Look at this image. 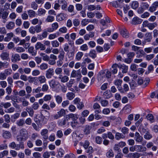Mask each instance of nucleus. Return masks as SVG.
<instances>
[{"mask_svg": "<svg viewBox=\"0 0 158 158\" xmlns=\"http://www.w3.org/2000/svg\"><path fill=\"white\" fill-rule=\"evenodd\" d=\"M31 7L34 10H36L38 7V5L35 2H33L31 3Z\"/></svg>", "mask_w": 158, "mask_h": 158, "instance_id": "nucleus-64", "label": "nucleus"}, {"mask_svg": "<svg viewBox=\"0 0 158 158\" xmlns=\"http://www.w3.org/2000/svg\"><path fill=\"white\" fill-rule=\"evenodd\" d=\"M17 125L20 127H23L25 124L24 119L23 118L20 119L16 123Z\"/></svg>", "mask_w": 158, "mask_h": 158, "instance_id": "nucleus-47", "label": "nucleus"}, {"mask_svg": "<svg viewBox=\"0 0 158 158\" xmlns=\"http://www.w3.org/2000/svg\"><path fill=\"white\" fill-rule=\"evenodd\" d=\"M54 74V70L52 68L49 69L46 71V77L48 79L51 78Z\"/></svg>", "mask_w": 158, "mask_h": 158, "instance_id": "nucleus-13", "label": "nucleus"}, {"mask_svg": "<svg viewBox=\"0 0 158 158\" xmlns=\"http://www.w3.org/2000/svg\"><path fill=\"white\" fill-rule=\"evenodd\" d=\"M14 35V34L12 32H10L7 33L6 35V36L4 38V41L8 42L10 41Z\"/></svg>", "mask_w": 158, "mask_h": 158, "instance_id": "nucleus-23", "label": "nucleus"}, {"mask_svg": "<svg viewBox=\"0 0 158 158\" xmlns=\"http://www.w3.org/2000/svg\"><path fill=\"white\" fill-rule=\"evenodd\" d=\"M123 135L122 134L119 132L116 133L115 135V138L117 140H119L121 138H123L124 137H123Z\"/></svg>", "mask_w": 158, "mask_h": 158, "instance_id": "nucleus-54", "label": "nucleus"}, {"mask_svg": "<svg viewBox=\"0 0 158 158\" xmlns=\"http://www.w3.org/2000/svg\"><path fill=\"white\" fill-rule=\"evenodd\" d=\"M15 84L19 88H22L24 85V83L22 81L19 80L15 82Z\"/></svg>", "mask_w": 158, "mask_h": 158, "instance_id": "nucleus-44", "label": "nucleus"}, {"mask_svg": "<svg viewBox=\"0 0 158 158\" xmlns=\"http://www.w3.org/2000/svg\"><path fill=\"white\" fill-rule=\"evenodd\" d=\"M74 104L77 105V108L81 110L84 107L83 103L81 102V99L78 98H75L73 101Z\"/></svg>", "mask_w": 158, "mask_h": 158, "instance_id": "nucleus-6", "label": "nucleus"}, {"mask_svg": "<svg viewBox=\"0 0 158 158\" xmlns=\"http://www.w3.org/2000/svg\"><path fill=\"white\" fill-rule=\"evenodd\" d=\"M20 116V114L16 113L12 115L11 116V121L12 123H14L16 120Z\"/></svg>", "mask_w": 158, "mask_h": 158, "instance_id": "nucleus-27", "label": "nucleus"}, {"mask_svg": "<svg viewBox=\"0 0 158 158\" xmlns=\"http://www.w3.org/2000/svg\"><path fill=\"white\" fill-rule=\"evenodd\" d=\"M0 85L2 88H5L7 86V83L6 81L2 80L0 81Z\"/></svg>", "mask_w": 158, "mask_h": 158, "instance_id": "nucleus-59", "label": "nucleus"}, {"mask_svg": "<svg viewBox=\"0 0 158 158\" xmlns=\"http://www.w3.org/2000/svg\"><path fill=\"white\" fill-rule=\"evenodd\" d=\"M142 7L145 10H147L149 8V5L147 2H142L141 3Z\"/></svg>", "mask_w": 158, "mask_h": 158, "instance_id": "nucleus-60", "label": "nucleus"}, {"mask_svg": "<svg viewBox=\"0 0 158 158\" xmlns=\"http://www.w3.org/2000/svg\"><path fill=\"white\" fill-rule=\"evenodd\" d=\"M158 7V2L156 1L154 2L152 6L149 7L148 10L150 12H153L155 11Z\"/></svg>", "mask_w": 158, "mask_h": 158, "instance_id": "nucleus-9", "label": "nucleus"}, {"mask_svg": "<svg viewBox=\"0 0 158 158\" xmlns=\"http://www.w3.org/2000/svg\"><path fill=\"white\" fill-rule=\"evenodd\" d=\"M89 56L92 58H95L97 56L96 51L94 50H91L89 53Z\"/></svg>", "mask_w": 158, "mask_h": 158, "instance_id": "nucleus-46", "label": "nucleus"}, {"mask_svg": "<svg viewBox=\"0 0 158 158\" xmlns=\"http://www.w3.org/2000/svg\"><path fill=\"white\" fill-rule=\"evenodd\" d=\"M49 84L52 89H55L56 90H57V88H59V86H61L60 83L55 79H52L49 81Z\"/></svg>", "mask_w": 158, "mask_h": 158, "instance_id": "nucleus-3", "label": "nucleus"}, {"mask_svg": "<svg viewBox=\"0 0 158 158\" xmlns=\"http://www.w3.org/2000/svg\"><path fill=\"white\" fill-rule=\"evenodd\" d=\"M28 137L29 134L25 128H22L19 131L16 139L18 141L21 142L26 140Z\"/></svg>", "mask_w": 158, "mask_h": 158, "instance_id": "nucleus-1", "label": "nucleus"}, {"mask_svg": "<svg viewBox=\"0 0 158 158\" xmlns=\"http://www.w3.org/2000/svg\"><path fill=\"white\" fill-rule=\"evenodd\" d=\"M135 140L136 142L141 143L142 142L143 140V137L140 135L138 132H136L135 134Z\"/></svg>", "mask_w": 158, "mask_h": 158, "instance_id": "nucleus-14", "label": "nucleus"}, {"mask_svg": "<svg viewBox=\"0 0 158 158\" xmlns=\"http://www.w3.org/2000/svg\"><path fill=\"white\" fill-rule=\"evenodd\" d=\"M54 20V17L52 16L49 15L45 19V21L47 22H52Z\"/></svg>", "mask_w": 158, "mask_h": 158, "instance_id": "nucleus-45", "label": "nucleus"}, {"mask_svg": "<svg viewBox=\"0 0 158 158\" xmlns=\"http://www.w3.org/2000/svg\"><path fill=\"white\" fill-rule=\"evenodd\" d=\"M18 95L21 97H23L25 96L26 95V92L24 90H21L19 93H17Z\"/></svg>", "mask_w": 158, "mask_h": 158, "instance_id": "nucleus-56", "label": "nucleus"}, {"mask_svg": "<svg viewBox=\"0 0 158 158\" xmlns=\"http://www.w3.org/2000/svg\"><path fill=\"white\" fill-rule=\"evenodd\" d=\"M59 33H55L54 34H51L48 36V39L49 40H53L56 38L58 35Z\"/></svg>", "mask_w": 158, "mask_h": 158, "instance_id": "nucleus-63", "label": "nucleus"}, {"mask_svg": "<svg viewBox=\"0 0 158 158\" xmlns=\"http://www.w3.org/2000/svg\"><path fill=\"white\" fill-rule=\"evenodd\" d=\"M27 13L28 16L30 18L35 17L36 15L35 12L32 10H28L27 11Z\"/></svg>", "mask_w": 158, "mask_h": 158, "instance_id": "nucleus-29", "label": "nucleus"}, {"mask_svg": "<svg viewBox=\"0 0 158 158\" xmlns=\"http://www.w3.org/2000/svg\"><path fill=\"white\" fill-rule=\"evenodd\" d=\"M131 106L129 104L126 105L124 107L123 110H125V112H127V113H129L131 111Z\"/></svg>", "mask_w": 158, "mask_h": 158, "instance_id": "nucleus-49", "label": "nucleus"}, {"mask_svg": "<svg viewBox=\"0 0 158 158\" xmlns=\"http://www.w3.org/2000/svg\"><path fill=\"white\" fill-rule=\"evenodd\" d=\"M1 59L2 60L10 61L9 54L7 52H2L0 55Z\"/></svg>", "mask_w": 158, "mask_h": 158, "instance_id": "nucleus-8", "label": "nucleus"}, {"mask_svg": "<svg viewBox=\"0 0 158 158\" xmlns=\"http://www.w3.org/2000/svg\"><path fill=\"white\" fill-rule=\"evenodd\" d=\"M15 26V23L14 22H10L6 25V28L8 29L11 30L14 28Z\"/></svg>", "mask_w": 158, "mask_h": 158, "instance_id": "nucleus-32", "label": "nucleus"}, {"mask_svg": "<svg viewBox=\"0 0 158 158\" xmlns=\"http://www.w3.org/2000/svg\"><path fill=\"white\" fill-rule=\"evenodd\" d=\"M65 114V111L63 109H61L60 110L57 112V114H55L53 117L55 119H57L60 117L63 116Z\"/></svg>", "mask_w": 158, "mask_h": 158, "instance_id": "nucleus-10", "label": "nucleus"}, {"mask_svg": "<svg viewBox=\"0 0 158 158\" xmlns=\"http://www.w3.org/2000/svg\"><path fill=\"white\" fill-rule=\"evenodd\" d=\"M146 118L148 120L150 121L152 123L154 121V116L152 114H148L146 116Z\"/></svg>", "mask_w": 158, "mask_h": 158, "instance_id": "nucleus-61", "label": "nucleus"}, {"mask_svg": "<svg viewBox=\"0 0 158 158\" xmlns=\"http://www.w3.org/2000/svg\"><path fill=\"white\" fill-rule=\"evenodd\" d=\"M58 3L61 6V9L64 10H67V3L65 0H58Z\"/></svg>", "mask_w": 158, "mask_h": 158, "instance_id": "nucleus-7", "label": "nucleus"}, {"mask_svg": "<svg viewBox=\"0 0 158 158\" xmlns=\"http://www.w3.org/2000/svg\"><path fill=\"white\" fill-rule=\"evenodd\" d=\"M68 118L69 120L71 118L73 121H76L78 118V115L77 114H70L67 115Z\"/></svg>", "mask_w": 158, "mask_h": 158, "instance_id": "nucleus-20", "label": "nucleus"}, {"mask_svg": "<svg viewBox=\"0 0 158 158\" xmlns=\"http://www.w3.org/2000/svg\"><path fill=\"white\" fill-rule=\"evenodd\" d=\"M152 33L147 32L144 36V40L142 42L143 45H145L146 43L150 42L152 38Z\"/></svg>", "mask_w": 158, "mask_h": 158, "instance_id": "nucleus-5", "label": "nucleus"}, {"mask_svg": "<svg viewBox=\"0 0 158 158\" xmlns=\"http://www.w3.org/2000/svg\"><path fill=\"white\" fill-rule=\"evenodd\" d=\"M40 69L41 70H45L48 68V64L45 63H42L40 66Z\"/></svg>", "mask_w": 158, "mask_h": 158, "instance_id": "nucleus-58", "label": "nucleus"}, {"mask_svg": "<svg viewBox=\"0 0 158 158\" xmlns=\"http://www.w3.org/2000/svg\"><path fill=\"white\" fill-rule=\"evenodd\" d=\"M51 44L52 47L54 48L58 47L60 45L59 42L56 40L52 41Z\"/></svg>", "mask_w": 158, "mask_h": 158, "instance_id": "nucleus-52", "label": "nucleus"}, {"mask_svg": "<svg viewBox=\"0 0 158 158\" xmlns=\"http://www.w3.org/2000/svg\"><path fill=\"white\" fill-rule=\"evenodd\" d=\"M28 51V52L31 54L32 56H35L36 54V52L34 50V48L33 46L29 48Z\"/></svg>", "mask_w": 158, "mask_h": 158, "instance_id": "nucleus-30", "label": "nucleus"}, {"mask_svg": "<svg viewBox=\"0 0 158 158\" xmlns=\"http://www.w3.org/2000/svg\"><path fill=\"white\" fill-rule=\"evenodd\" d=\"M9 146V147L15 149L16 150H19L20 149H23L24 148V143L23 142H21L17 145L15 142H12L10 143Z\"/></svg>", "mask_w": 158, "mask_h": 158, "instance_id": "nucleus-2", "label": "nucleus"}, {"mask_svg": "<svg viewBox=\"0 0 158 158\" xmlns=\"http://www.w3.org/2000/svg\"><path fill=\"white\" fill-rule=\"evenodd\" d=\"M83 55V53L81 52H78L76 56V59L77 60H80Z\"/></svg>", "mask_w": 158, "mask_h": 158, "instance_id": "nucleus-50", "label": "nucleus"}, {"mask_svg": "<svg viewBox=\"0 0 158 158\" xmlns=\"http://www.w3.org/2000/svg\"><path fill=\"white\" fill-rule=\"evenodd\" d=\"M56 101L58 104H60L61 103L62 101V98L59 95H55L54 96Z\"/></svg>", "mask_w": 158, "mask_h": 158, "instance_id": "nucleus-38", "label": "nucleus"}, {"mask_svg": "<svg viewBox=\"0 0 158 158\" xmlns=\"http://www.w3.org/2000/svg\"><path fill=\"white\" fill-rule=\"evenodd\" d=\"M21 58L19 55L18 54H13L11 57V60L13 63H16L19 61Z\"/></svg>", "mask_w": 158, "mask_h": 158, "instance_id": "nucleus-11", "label": "nucleus"}, {"mask_svg": "<svg viewBox=\"0 0 158 158\" xmlns=\"http://www.w3.org/2000/svg\"><path fill=\"white\" fill-rule=\"evenodd\" d=\"M129 90V87L127 84H124L123 86V88H119V91L121 93H124L128 91Z\"/></svg>", "mask_w": 158, "mask_h": 158, "instance_id": "nucleus-17", "label": "nucleus"}, {"mask_svg": "<svg viewBox=\"0 0 158 158\" xmlns=\"http://www.w3.org/2000/svg\"><path fill=\"white\" fill-rule=\"evenodd\" d=\"M79 75V77H81V75L80 72L77 73V71L75 70H73L71 74V77H76L77 76Z\"/></svg>", "mask_w": 158, "mask_h": 158, "instance_id": "nucleus-39", "label": "nucleus"}, {"mask_svg": "<svg viewBox=\"0 0 158 158\" xmlns=\"http://www.w3.org/2000/svg\"><path fill=\"white\" fill-rule=\"evenodd\" d=\"M122 82V80L120 79L116 80L114 81V84L117 86V88L118 89V90L119 88H121V85Z\"/></svg>", "mask_w": 158, "mask_h": 158, "instance_id": "nucleus-24", "label": "nucleus"}, {"mask_svg": "<svg viewBox=\"0 0 158 158\" xmlns=\"http://www.w3.org/2000/svg\"><path fill=\"white\" fill-rule=\"evenodd\" d=\"M26 110L28 113L29 116L32 117L34 114V111L32 107H27L26 109Z\"/></svg>", "mask_w": 158, "mask_h": 158, "instance_id": "nucleus-19", "label": "nucleus"}, {"mask_svg": "<svg viewBox=\"0 0 158 158\" xmlns=\"http://www.w3.org/2000/svg\"><path fill=\"white\" fill-rule=\"evenodd\" d=\"M118 66V65L116 64H114L112 66V68L113 69L111 71V72L114 74H115L117 73L118 70L117 67Z\"/></svg>", "mask_w": 158, "mask_h": 158, "instance_id": "nucleus-48", "label": "nucleus"}, {"mask_svg": "<svg viewBox=\"0 0 158 158\" xmlns=\"http://www.w3.org/2000/svg\"><path fill=\"white\" fill-rule=\"evenodd\" d=\"M80 144L81 146H83L85 149L88 148L90 144V143L88 140H86L84 143L80 142Z\"/></svg>", "mask_w": 158, "mask_h": 158, "instance_id": "nucleus-28", "label": "nucleus"}, {"mask_svg": "<svg viewBox=\"0 0 158 158\" xmlns=\"http://www.w3.org/2000/svg\"><path fill=\"white\" fill-rule=\"evenodd\" d=\"M58 79L60 80L61 82L63 83L66 82L69 80V78L67 76H63L62 74L59 75Z\"/></svg>", "mask_w": 158, "mask_h": 158, "instance_id": "nucleus-15", "label": "nucleus"}, {"mask_svg": "<svg viewBox=\"0 0 158 158\" xmlns=\"http://www.w3.org/2000/svg\"><path fill=\"white\" fill-rule=\"evenodd\" d=\"M42 91L44 92H47L48 90L49 86L47 84H45L42 86Z\"/></svg>", "mask_w": 158, "mask_h": 158, "instance_id": "nucleus-51", "label": "nucleus"}, {"mask_svg": "<svg viewBox=\"0 0 158 158\" xmlns=\"http://www.w3.org/2000/svg\"><path fill=\"white\" fill-rule=\"evenodd\" d=\"M139 131L140 132L141 134H146V132H148V130L146 128H144V127L140 126L139 128Z\"/></svg>", "mask_w": 158, "mask_h": 158, "instance_id": "nucleus-37", "label": "nucleus"}, {"mask_svg": "<svg viewBox=\"0 0 158 158\" xmlns=\"http://www.w3.org/2000/svg\"><path fill=\"white\" fill-rule=\"evenodd\" d=\"M120 32L121 34L123 37L127 38L129 37L128 33L126 29L124 28L121 29Z\"/></svg>", "mask_w": 158, "mask_h": 158, "instance_id": "nucleus-18", "label": "nucleus"}, {"mask_svg": "<svg viewBox=\"0 0 158 158\" xmlns=\"http://www.w3.org/2000/svg\"><path fill=\"white\" fill-rule=\"evenodd\" d=\"M9 63L8 62H3L0 61V69L7 68L9 66Z\"/></svg>", "mask_w": 158, "mask_h": 158, "instance_id": "nucleus-26", "label": "nucleus"}, {"mask_svg": "<svg viewBox=\"0 0 158 158\" xmlns=\"http://www.w3.org/2000/svg\"><path fill=\"white\" fill-rule=\"evenodd\" d=\"M144 27H147L150 30H152L157 26L156 23H150L148 21H145L143 23Z\"/></svg>", "mask_w": 158, "mask_h": 158, "instance_id": "nucleus-4", "label": "nucleus"}, {"mask_svg": "<svg viewBox=\"0 0 158 158\" xmlns=\"http://www.w3.org/2000/svg\"><path fill=\"white\" fill-rule=\"evenodd\" d=\"M136 57L138 58H140L145 54V53L144 51L142 49H140L139 50L136 52Z\"/></svg>", "mask_w": 158, "mask_h": 158, "instance_id": "nucleus-35", "label": "nucleus"}, {"mask_svg": "<svg viewBox=\"0 0 158 158\" xmlns=\"http://www.w3.org/2000/svg\"><path fill=\"white\" fill-rule=\"evenodd\" d=\"M64 15V14L63 13H60L57 15L56 17V20L59 22L64 20L65 19Z\"/></svg>", "mask_w": 158, "mask_h": 158, "instance_id": "nucleus-34", "label": "nucleus"}, {"mask_svg": "<svg viewBox=\"0 0 158 158\" xmlns=\"http://www.w3.org/2000/svg\"><path fill=\"white\" fill-rule=\"evenodd\" d=\"M40 84H43L46 83V79L44 75H41L37 78Z\"/></svg>", "mask_w": 158, "mask_h": 158, "instance_id": "nucleus-22", "label": "nucleus"}, {"mask_svg": "<svg viewBox=\"0 0 158 158\" xmlns=\"http://www.w3.org/2000/svg\"><path fill=\"white\" fill-rule=\"evenodd\" d=\"M94 36V32H90L89 34H86L84 36V38L85 40H89L90 38H93Z\"/></svg>", "mask_w": 158, "mask_h": 158, "instance_id": "nucleus-21", "label": "nucleus"}, {"mask_svg": "<svg viewBox=\"0 0 158 158\" xmlns=\"http://www.w3.org/2000/svg\"><path fill=\"white\" fill-rule=\"evenodd\" d=\"M142 20L138 17H135L133 18L132 22V23L135 24H139L141 23L142 21Z\"/></svg>", "mask_w": 158, "mask_h": 158, "instance_id": "nucleus-25", "label": "nucleus"}, {"mask_svg": "<svg viewBox=\"0 0 158 158\" xmlns=\"http://www.w3.org/2000/svg\"><path fill=\"white\" fill-rule=\"evenodd\" d=\"M2 136L5 139H9L11 137L12 135L10 131H5L2 133Z\"/></svg>", "mask_w": 158, "mask_h": 158, "instance_id": "nucleus-16", "label": "nucleus"}, {"mask_svg": "<svg viewBox=\"0 0 158 158\" xmlns=\"http://www.w3.org/2000/svg\"><path fill=\"white\" fill-rule=\"evenodd\" d=\"M37 12L38 15L41 16L44 15L45 14L46 11L44 9L40 8L38 9Z\"/></svg>", "mask_w": 158, "mask_h": 158, "instance_id": "nucleus-42", "label": "nucleus"}, {"mask_svg": "<svg viewBox=\"0 0 158 158\" xmlns=\"http://www.w3.org/2000/svg\"><path fill=\"white\" fill-rule=\"evenodd\" d=\"M4 73L7 77L11 75L12 73V71L11 69H7L4 70Z\"/></svg>", "mask_w": 158, "mask_h": 158, "instance_id": "nucleus-41", "label": "nucleus"}, {"mask_svg": "<svg viewBox=\"0 0 158 158\" xmlns=\"http://www.w3.org/2000/svg\"><path fill=\"white\" fill-rule=\"evenodd\" d=\"M44 100L45 102L50 101L52 98V96L50 94L45 95L44 97Z\"/></svg>", "mask_w": 158, "mask_h": 158, "instance_id": "nucleus-62", "label": "nucleus"}, {"mask_svg": "<svg viewBox=\"0 0 158 158\" xmlns=\"http://www.w3.org/2000/svg\"><path fill=\"white\" fill-rule=\"evenodd\" d=\"M131 6L132 8L136 9L139 7V3L137 1H134L132 2Z\"/></svg>", "mask_w": 158, "mask_h": 158, "instance_id": "nucleus-40", "label": "nucleus"}, {"mask_svg": "<svg viewBox=\"0 0 158 158\" xmlns=\"http://www.w3.org/2000/svg\"><path fill=\"white\" fill-rule=\"evenodd\" d=\"M91 128L92 127L91 126L89 125H86L84 130L85 134L86 135L89 134L90 133V130Z\"/></svg>", "mask_w": 158, "mask_h": 158, "instance_id": "nucleus-33", "label": "nucleus"}, {"mask_svg": "<svg viewBox=\"0 0 158 158\" xmlns=\"http://www.w3.org/2000/svg\"><path fill=\"white\" fill-rule=\"evenodd\" d=\"M35 48L36 50L40 49V50H44L46 49L45 45L40 42H38L36 43L35 45Z\"/></svg>", "mask_w": 158, "mask_h": 158, "instance_id": "nucleus-12", "label": "nucleus"}, {"mask_svg": "<svg viewBox=\"0 0 158 158\" xmlns=\"http://www.w3.org/2000/svg\"><path fill=\"white\" fill-rule=\"evenodd\" d=\"M75 96V94L72 92H68L66 94V97L69 100H73Z\"/></svg>", "mask_w": 158, "mask_h": 158, "instance_id": "nucleus-36", "label": "nucleus"}, {"mask_svg": "<svg viewBox=\"0 0 158 158\" xmlns=\"http://www.w3.org/2000/svg\"><path fill=\"white\" fill-rule=\"evenodd\" d=\"M69 119L67 116L66 118H64L61 120H60L58 121V123L59 125L62 126L65 125L66 122Z\"/></svg>", "mask_w": 158, "mask_h": 158, "instance_id": "nucleus-31", "label": "nucleus"}, {"mask_svg": "<svg viewBox=\"0 0 158 158\" xmlns=\"http://www.w3.org/2000/svg\"><path fill=\"white\" fill-rule=\"evenodd\" d=\"M114 153L112 149H110L106 153V156L109 158L113 157L114 156Z\"/></svg>", "mask_w": 158, "mask_h": 158, "instance_id": "nucleus-43", "label": "nucleus"}, {"mask_svg": "<svg viewBox=\"0 0 158 158\" xmlns=\"http://www.w3.org/2000/svg\"><path fill=\"white\" fill-rule=\"evenodd\" d=\"M95 142L98 144H101L102 142V138L99 136H97L95 138Z\"/></svg>", "mask_w": 158, "mask_h": 158, "instance_id": "nucleus-55", "label": "nucleus"}, {"mask_svg": "<svg viewBox=\"0 0 158 158\" xmlns=\"http://www.w3.org/2000/svg\"><path fill=\"white\" fill-rule=\"evenodd\" d=\"M2 18L3 19L6 20L8 17L9 15V12L7 11H4L2 14Z\"/></svg>", "mask_w": 158, "mask_h": 158, "instance_id": "nucleus-57", "label": "nucleus"}, {"mask_svg": "<svg viewBox=\"0 0 158 158\" xmlns=\"http://www.w3.org/2000/svg\"><path fill=\"white\" fill-rule=\"evenodd\" d=\"M152 135L149 132H146L143 136L144 138L147 140H149L152 138Z\"/></svg>", "mask_w": 158, "mask_h": 158, "instance_id": "nucleus-53", "label": "nucleus"}]
</instances>
